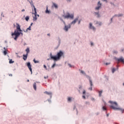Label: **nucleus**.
<instances>
[{"label": "nucleus", "instance_id": "1", "mask_svg": "<svg viewBox=\"0 0 124 124\" xmlns=\"http://www.w3.org/2000/svg\"><path fill=\"white\" fill-rule=\"evenodd\" d=\"M63 56V52L60 51L57 53V56H53L52 55V53H50V57L52 60H54V61H60L61 60V58Z\"/></svg>", "mask_w": 124, "mask_h": 124}, {"label": "nucleus", "instance_id": "2", "mask_svg": "<svg viewBox=\"0 0 124 124\" xmlns=\"http://www.w3.org/2000/svg\"><path fill=\"white\" fill-rule=\"evenodd\" d=\"M78 19H79V17H78L76 18H75V20H73L71 23L70 24H69L68 26L65 25L64 28V31H68V29H70V28L71 27V25L75 24L76 23V22H77V21H78Z\"/></svg>", "mask_w": 124, "mask_h": 124}, {"label": "nucleus", "instance_id": "3", "mask_svg": "<svg viewBox=\"0 0 124 124\" xmlns=\"http://www.w3.org/2000/svg\"><path fill=\"white\" fill-rule=\"evenodd\" d=\"M109 102L111 104V106H110V108L114 109V110H120L119 108H118V104L117 102L112 101H109Z\"/></svg>", "mask_w": 124, "mask_h": 124}, {"label": "nucleus", "instance_id": "4", "mask_svg": "<svg viewBox=\"0 0 124 124\" xmlns=\"http://www.w3.org/2000/svg\"><path fill=\"white\" fill-rule=\"evenodd\" d=\"M20 34L23 35V33L19 32V31H17V30H15L14 32L12 33V36H13V37H14L15 35V37H14V39L15 40H17V38H18Z\"/></svg>", "mask_w": 124, "mask_h": 124}, {"label": "nucleus", "instance_id": "5", "mask_svg": "<svg viewBox=\"0 0 124 124\" xmlns=\"http://www.w3.org/2000/svg\"><path fill=\"white\" fill-rule=\"evenodd\" d=\"M33 7L34 8V13H33L32 14H34V16L33 17V20L36 21V20H37V16L39 17V16L37 15V13L36 12V8H35L34 5H33Z\"/></svg>", "mask_w": 124, "mask_h": 124}, {"label": "nucleus", "instance_id": "6", "mask_svg": "<svg viewBox=\"0 0 124 124\" xmlns=\"http://www.w3.org/2000/svg\"><path fill=\"white\" fill-rule=\"evenodd\" d=\"M64 17L65 19H69V18L73 19V18H74V16L73 15H70L69 13H67L66 15L64 16Z\"/></svg>", "mask_w": 124, "mask_h": 124}, {"label": "nucleus", "instance_id": "7", "mask_svg": "<svg viewBox=\"0 0 124 124\" xmlns=\"http://www.w3.org/2000/svg\"><path fill=\"white\" fill-rule=\"evenodd\" d=\"M27 66L30 70L31 73H32V69H31V62H29L27 63Z\"/></svg>", "mask_w": 124, "mask_h": 124}, {"label": "nucleus", "instance_id": "8", "mask_svg": "<svg viewBox=\"0 0 124 124\" xmlns=\"http://www.w3.org/2000/svg\"><path fill=\"white\" fill-rule=\"evenodd\" d=\"M115 60L117 61L118 62H124V60L123 59V57H121L119 59L116 58Z\"/></svg>", "mask_w": 124, "mask_h": 124}, {"label": "nucleus", "instance_id": "9", "mask_svg": "<svg viewBox=\"0 0 124 124\" xmlns=\"http://www.w3.org/2000/svg\"><path fill=\"white\" fill-rule=\"evenodd\" d=\"M16 30L17 31H22V30H21V28L20 27V25L19 24L16 23Z\"/></svg>", "mask_w": 124, "mask_h": 124}, {"label": "nucleus", "instance_id": "10", "mask_svg": "<svg viewBox=\"0 0 124 124\" xmlns=\"http://www.w3.org/2000/svg\"><path fill=\"white\" fill-rule=\"evenodd\" d=\"M101 7V3H100V1L98 2V6L95 8L96 10H99V8Z\"/></svg>", "mask_w": 124, "mask_h": 124}, {"label": "nucleus", "instance_id": "11", "mask_svg": "<svg viewBox=\"0 0 124 124\" xmlns=\"http://www.w3.org/2000/svg\"><path fill=\"white\" fill-rule=\"evenodd\" d=\"M89 28L91 29V30H93V31H95V27L93 26V24L91 23L89 24Z\"/></svg>", "mask_w": 124, "mask_h": 124}, {"label": "nucleus", "instance_id": "12", "mask_svg": "<svg viewBox=\"0 0 124 124\" xmlns=\"http://www.w3.org/2000/svg\"><path fill=\"white\" fill-rule=\"evenodd\" d=\"M90 84L91 85V87L89 88V90H90V91H93V87L92 86H93V81L92 80L90 79Z\"/></svg>", "mask_w": 124, "mask_h": 124}, {"label": "nucleus", "instance_id": "13", "mask_svg": "<svg viewBox=\"0 0 124 124\" xmlns=\"http://www.w3.org/2000/svg\"><path fill=\"white\" fill-rule=\"evenodd\" d=\"M95 23L96 25H99V26H101V25H102V23L100 21H95Z\"/></svg>", "mask_w": 124, "mask_h": 124}, {"label": "nucleus", "instance_id": "14", "mask_svg": "<svg viewBox=\"0 0 124 124\" xmlns=\"http://www.w3.org/2000/svg\"><path fill=\"white\" fill-rule=\"evenodd\" d=\"M44 93H46V94H47L48 95H52V93L51 92H48L47 91H46Z\"/></svg>", "mask_w": 124, "mask_h": 124}, {"label": "nucleus", "instance_id": "15", "mask_svg": "<svg viewBox=\"0 0 124 124\" xmlns=\"http://www.w3.org/2000/svg\"><path fill=\"white\" fill-rule=\"evenodd\" d=\"M27 58H28V55H27V54L26 55H23V59L24 61H26L27 60Z\"/></svg>", "mask_w": 124, "mask_h": 124}, {"label": "nucleus", "instance_id": "16", "mask_svg": "<svg viewBox=\"0 0 124 124\" xmlns=\"http://www.w3.org/2000/svg\"><path fill=\"white\" fill-rule=\"evenodd\" d=\"M33 89L35 91H36V83L34 82L33 85Z\"/></svg>", "mask_w": 124, "mask_h": 124}, {"label": "nucleus", "instance_id": "17", "mask_svg": "<svg viewBox=\"0 0 124 124\" xmlns=\"http://www.w3.org/2000/svg\"><path fill=\"white\" fill-rule=\"evenodd\" d=\"M26 52H27L26 55H27V56H28V55L29 54V53H30V48H27L26 49Z\"/></svg>", "mask_w": 124, "mask_h": 124}, {"label": "nucleus", "instance_id": "18", "mask_svg": "<svg viewBox=\"0 0 124 124\" xmlns=\"http://www.w3.org/2000/svg\"><path fill=\"white\" fill-rule=\"evenodd\" d=\"M115 16H116V17H122V16H124V15H123V14H120L119 15H115Z\"/></svg>", "mask_w": 124, "mask_h": 124}, {"label": "nucleus", "instance_id": "19", "mask_svg": "<svg viewBox=\"0 0 124 124\" xmlns=\"http://www.w3.org/2000/svg\"><path fill=\"white\" fill-rule=\"evenodd\" d=\"M52 6H54V7H55V8H58V5L57 4H56V3H53Z\"/></svg>", "mask_w": 124, "mask_h": 124}, {"label": "nucleus", "instance_id": "20", "mask_svg": "<svg viewBox=\"0 0 124 124\" xmlns=\"http://www.w3.org/2000/svg\"><path fill=\"white\" fill-rule=\"evenodd\" d=\"M95 15H97V18H99V17H100V16L99 13L95 12Z\"/></svg>", "mask_w": 124, "mask_h": 124}, {"label": "nucleus", "instance_id": "21", "mask_svg": "<svg viewBox=\"0 0 124 124\" xmlns=\"http://www.w3.org/2000/svg\"><path fill=\"white\" fill-rule=\"evenodd\" d=\"M29 19H30V16H27L25 17V20H26V21H29Z\"/></svg>", "mask_w": 124, "mask_h": 124}, {"label": "nucleus", "instance_id": "22", "mask_svg": "<svg viewBox=\"0 0 124 124\" xmlns=\"http://www.w3.org/2000/svg\"><path fill=\"white\" fill-rule=\"evenodd\" d=\"M31 27L30 26L26 30V31H31Z\"/></svg>", "mask_w": 124, "mask_h": 124}, {"label": "nucleus", "instance_id": "23", "mask_svg": "<svg viewBox=\"0 0 124 124\" xmlns=\"http://www.w3.org/2000/svg\"><path fill=\"white\" fill-rule=\"evenodd\" d=\"M13 62H14V61H13L12 59L9 61V63H13Z\"/></svg>", "mask_w": 124, "mask_h": 124}, {"label": "nucleus", "instance_id": "24", "mask_svg": "<svg viewBox=\"0 0 124 124\" xmlns=\"http://www.w3.org/2000/svg\"><path fill=\"white\" fill-rule=\"evenodd\" d=\"M102 109L104 111L106 110L107 109L106 108V107H105L104 106L102 107Z\"/></svg>", "mask_w": 124, "mask_h": 124}, {"label": "nucleus", "instance_id": "25", "mask_svg": "<svg viewBox=\"0 0 124 124\" xmlns=\"http://www.w3.org/2000/svg\"><path fill=\"white\" fill-rule=\"evenodd\" d=\"M3 54H4V55H7V51H6V50H4V51H3Z\"/></svg>", "mask_w": 124, "mask_h": 124}, {"label": "nucleus", "instance_id": "26", "mask_svg": "<svg viewBox=\"0 0 124 124\" xmlns=\"http://www.w3.org/2000/svg\"><path fill=\"white\" fill-rule=\"evenodd\" d=\"M99 96H101V93H102V91H99Z\"/></svg>", "mask_w": 124, "mask_h": 124}, {"label": "nucleus", "instance_id": "27", "mask_svg": "<svg viewBox=\"0 0 124 124\" xmlns=\"http://www.w3.org/2000/svg\"><path fill=\"white\" fill-rule=\"evenodd\" d=\"M46 13H50V11H49L48 10V8H46Z\"/></svg>", "mask_w": 124, "mask_h": 124}, {"label": "nucleus", "instance_id": "28", "mask_svg": "<svg viewBox=\"0 0 124 124\" xmlns=\"http://www.w3.org/2000/svg\"><path fill=\"white\" fill-rule=\"evenodd\" d=\"M116 71V69L115 68H113L112 70V73H114Z\"/></svg>", "mask_w": 124, "mask_h": 124}, {"label": "nucleus", "instance_id": "29", "mask_svg": "<svg viewBox=\"0 0 124 124\" xmlns=\"http://www.w3.org/2000/svg\"><path fill=\"white\" fill-rule=\"evenodd\" d=\"M68 101H71V98L70 97L68 98Z\"/></svg>", "mask_w": 124, "mask_h": 124}, {"label": "nucleus", "instance_id": "30", "mask_svg": "<svg viewBox=\"0 0 124 124\" xmlns=\"http://www.w3.org/2000/svg\"><path fill=\"white\" fill-rule=\"evenodd\" d=\"M55 66H56V63L53 64V65L52 66V68H54Z\"/></svg>", "mask_w": 124, "mask_h": 124}, {"label": "nucleus", "instance_id": "31", "mask_svg": "<svg viewBox=\"0 0 124 124\" xmlns=\"http://www.w3.org/2000/svg\"><path fill=\"white\" fill-rule=\"evenodd\" d=\"M81 73H82V74H86V73H85V72H84V71H81Z\"/></svg>", "mask_w": 124, "mask_h": 124}, {"label": "nucleus", "instance_id": "32", "mask_svg": "<svg viewBox=\"0 0 124 124\" xmlns=\"http://www.w3.org/2000/svg\"><path fill=\"white\" fill-rule=\"evenodd\" d=\"M86 94V91L84 90L83 92V94Z\"/></svg>", "mask_w": 124, "mask_h": 124}, {"label": "nucleus", "instance_id": "33", "mask_svg": "<svg viewBox=\"0 0 124 124\" xmlns=\"http://www.w3.org/2000/svg\"><path fill=\"white\" fill-rule=\"evenodd\" d=\"M82 97H83V98H84V99H86V96L83 95Z\"/></svg>", "mask_w": 124, "mask_h": 124}, {"label": "nucleus", "instance_id": "34", "mask_svg": "<svg viewBox=\"0 0 124 124\" xmlns=\"http://www.w3.org/2000/svg\"><path fill=\"white\" fill-rule=\"evenodd\" d=\"M80 24H81V20L78 21V25H80Z\"/></svg>", "mask_w": 124, "mask_h": 124}, {"label": "nucleus", "instance_id": "35", "mask_svg": "<svg viewBox=\"0 0 124 124\" xmlns=\"http://www.w3.org/2000/svg\"><path fill=\"white\" fill-rule=\"evenodd\" d=\"M44 68H46V69H47V67L45 65H44Z\"/></svg>", "mask_w": 124, "mask_h": 124}, {"label": "nucleus", "instance_id": "36", "mask_svg": "<svg viewBox=\"0 0 124 124\" xmlns=\"http://www.w3.org/2000/svg\"><path fill=\"white\" fill-rule=\"evenodd\" d=\"M69 66H70V67H72V66L71 65V64H68Z\"/></svg>", "mask_w": 124, "mask_h": 124}, {"label": "nucleus", "instance_id": "37", "mask_svg": "<svg viewBox=\"0 0 124 124\" xmlns=\"http://www.w3.org/2000/svg\"><path fill=\"white\" fill-rule=\"evenodd\" d=\"M48 78V76L44 77L45 79H47Z\"/></svg>", "mask_w": 124, "mask_h": 124}, {"label": "nucleus", "instance_id": "38", "mask_svg": "<svg viewBox=\"0 0 124 124\" xmlns=\"http://www.w3.org/2000/svg\"><path fill=\"white\" fill-rule=\"evenodd\" d=\"M85 104H90V103H89V102H85Z\"/></svg>", "mask_w": 124, "mask_h": 124}, {"label": "nucleus", "instance_id": "39", "mask_svg": "<svg viewBox=\"0 0 124 124\" xmlns=\"http://www.w3.org/2000/svg\"><path fill=\"white\" fill-rule=\"evenodd\" d=\"M34 63H38V61H36V62H35Z\"/></svg>", "mask_w": 124, "mask_h": 124}, {"label": "nucleus", "instance_id": "40", "mask_svg": "<svg viewBox=\"0 0 124 124\" xmlns=\"http://www.w3.org/2000/svg\"><path fill=\"white\" fill-rule=\"evenodd\" d=\"M33 24V23H31V26H32V25Z\"/></svg>", "mask_w": 124, "mask_h": 124}, {"label": "nucleus", "instance_id": "41", "mask_svg": "<svg viewBox=\"0 0 124 124\" xmlns=\"http://www.w3.org/2000/svg\"><path fill=\"white\" fill-rule=\"evenodd\" d=\"M24 11H25V9L22 10V12H24Z\"/></svg>", "mask_w": 124, "mask_h": 124}, {"label": "nucleus", "instance_id": "42", "mask_svg": "<svg viewBox=\"0 0 124 124\" xmlns=\"http://www.w3.org/2000/svg\"><path fill=\"white\" fill-rule=\"evenodd\" d=\"M62 21L64 23V25H65V22H64V21H63V20H62Z\"/></svg>", "mask_w": 124, "mask_h": 124}, {"label": "nucleus", "instance_id": "43", "mask_svg": "<svg viewBox=\"0 0 124 124\" xmlns=\"http://www.w3.org/2000/svg\"><path fill=\"white\" fill-rule=\"evenodd\" d=\"M93 43H91V46H93Z\"/></svg>", "mask_w": 124, "mask_h": 124}, {"label": "nucleus", "instance_id": "44", "mask_svg": "<svg viewBox=\"0 0 124 124\" xmlns=\"http://www.w3.org/2000/svg\"><path fill=\"white\" fill-rule=\"evenodd\" d=\"M111 22H112V21H113V18H111Z\"/></svg>", "mask_w": 124, "mask_h": 124}, {"label": "nucleus", "instance_id": "45", "mask_svg": "<svg viewBox=\"0 0 124 124\" xmlns=\"http://www.w3.org/2000/svg\"><path fill=\"white\" fill-rule=\"evenodd\" d=\"M47 35H48V36H50V33L47 34Z\"/></svg>", "mask_w": 124, "mask_h": 124}, {"label": "nucleus", "instance_id": "46", "mask_svg": "<svg viewBox=\"0 0 124 124\" xmlns=\"http://www.w3.org/2000/svg\"><path fill=\"white\" fill-rule=\"evenodd\" d=\"M33 62H36L35 59L33 60Z\"/></svg>", "mask_w": 124, "mask_h": 124}, {"label": "nucleus", "instance_id": "47", "mask_svg": "<svg viewBox=\"0 0 124 124\" xmlns=\"http://www.w3.org/2000/svg\"><path fill=\"white\" fill-rule=\"evenodd\" d=\"M106 64L107 65H108V64H109V63H106Z\"/></svg>", "mask_w": 124, "mask_h": 124}, {"label": "nucleus", "instance_id": "48", "mask_svg": "<svg viewBox=\"0 0 124 124\" xmlns=\"http://www.w3.org/2000/svg\"><path fill=\"white\" fill-rule=\"evenodd\" d=\"M9 76H12V74H10Z\"/></svg>", "mask_w": 124, "mask_h": 124}, {"label": "nucleus", "instance_id": "49", "mask_svg": "<svg viewBox=\"0 0 124 124\" xmlns=\"http://www.w3.org/2000/svg\"><path fill=\"white\" fill-rule=\"evenodd\" d=\"M27 82H30V80L28 79Z\"/></svg>", "mask_w": 124, "mask_h": 124}, {"label": "nucleus", "instance_id": "50", "mask_svg": "<svg viewBox=\"0 0 124 124\" xmlns=\"http://www.w3.org/2000/svg\"><path fill=\"white\" fill-rule=\"evenodd\" d=\"M104 1H107V0H104Z\"/></svg>", "mask_w": 124, "mask_h": 124}, {"label": "nucleus", "instance_id": "51", "mask_svg": "<svg viewBox=\"0 0 124 124\" xmlns=\"http://www.w3.org/2000/svg\"><path fill=\"white\" fill-rule=\"evenodd\" d=\"M107 117H108V116H109V114H107Z\"/></svg>", "mask_w": 124, "mask_h": 124}, {"label": "nucleus", "instance_id": "52", "mask_svg": "<svg viewBox=\"0 0 124 124\" xmlns=\"http://www.w3.org/2000/svg\"><path fill=\"white\" fill-rule=\"evenodd\" d=\"M68 1H70V0H67Z\"/></svg>", "mask_w": 124, "mask_h": 124}, {"label": "nucleus", "instance_id": "53", "mask_svg": "<svg viewBox=\"0 0 124 124\" xmlns=\"http://www.w3.org/2000/svg\"><path fill=\"white\" fill-rule=\"evenodd\" d=\"M123 86H124V83H123Z\"/></svg>", "mask_w": 124, "mask_h": 124}, {"label": "nucleus", "instance_id": "54", "mask_svg": "<svg viewBox=\"0 0 124 124\" xmlns=\"http://www.w3.org/2000/svg\"><path fill=\"white\" fill-rule=\"evenodd\" d=\"M14 25L15 26V24H14Z\"/></svg>", "mask_w": 124, "mask_h": 124}, {"label": "nucleus", "instance_id": "55", "mask_svg": "<svg viewBox=\"0 0 124 124\" xmlns=\"http://www.w3.org/2000/svg\"><path fill=\"white\" fill-rule=\"evenodd\" d=\"M4 49H5V47H4Z\"/></svg>", "mask_w": 124, "mask_h": 124}]
</instances>
